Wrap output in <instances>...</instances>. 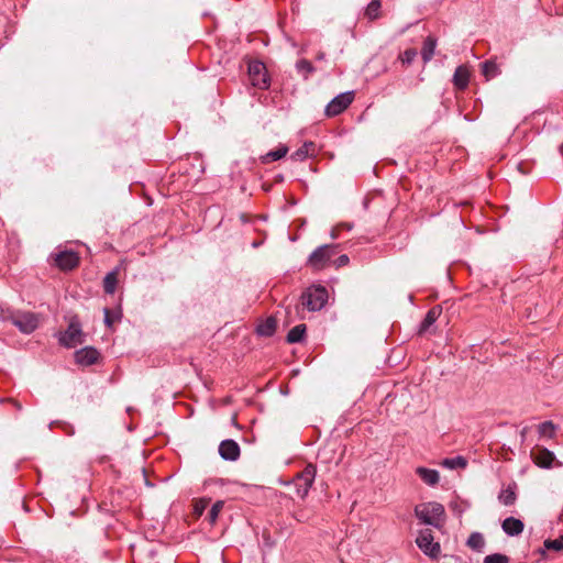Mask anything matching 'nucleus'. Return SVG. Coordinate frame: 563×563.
<instances>
[{"label": "nucleus", "instance_id": "nucleus-1", "mask_svg": "<svg viewBox=\"0 0 563 563\" xmlns=\"http://www.w3.org/2000/svg\"><path fill=\"white\" fill-rule=\"evenodd\" d=\"M415 516L423 525L441 528L444 523L445 510L440 503H422L415 507Z\"/></svg>", "mask_w": 563, "mask_h": 563}, {"label": "nucleus", "instance_id": "nucleus-2", "mask_svg": "<svg viewBox=\"0 0 563 563\" xmlns=\"http://www.w3.org/2000/svg\"><path fill=\"white\" fill-rule=\"evenodd\" d=\"M341 244H323L318 246L308 257L307 264L314 271H321L332 264V257L341 251Z\"/></svg>", "mask_w": 563, "mask_h": 563}, {"label": "nucleus", "instance_id": "nucleus-3", "mask_svg": "<svg viewBox=\"0 0 563 563\" xmlns=\"http://www.w3.org/2000/svg\"><path fill=\"white\" fill-rule=\"evenodd\" d=\"M329 294L324 286L312 285L308 287L300 296L303 308L308 311H320L328 302Z\"/></svg>", "mask_w": 563, "mask_h": 563}, {"label": "nucleus", "instance_id": "nucleus-4", "mask_svg": "<svg viewBox=\"0 0 563 563\" xmlns=\"http://www.w3.org/2000/svg\"><path fill=\"white\" fill-rule=\"evenodd\" d=\"M316 466L313 464H308L297 476L292 479L291 485L295 488L296 494L305 498L314 481L316 477Z\"/></svg>", "mask_w": 563, "mask_h": 563}, {"label": "nucleus", "instance_id": "nucleus-5", "mask_svg": "<svg viewBox=\"0 0 563 563\" xmlns=\"http://www.w3.org/2000/svg\"><path fill=\"white\" fill-rule=\"evenodd\" d=\"M82 342L84 333L81 330V323L78 318L74 317L70 319L67 329L60 333L59 343L66 347H74Z\"/></svg>", "mask_w": 563, "mask_h": 563}, {"label": "nucleus", "instance_id": "nucleus-6", "mask_svg": "<svg viewBox=\"0 0 563 563\" xmlns=\"http://www.w3.org/2000/svg\"><path fill=\"white\" fill-rule=\"evenodd\" d=\"M418 548L431 559H437L440 554V544L434 542L433 533L430 529H422L416 539Z\"/></svg>", "mask_w": 563, "mask_h": 563}, {"label": "nucleus", "instance_id": "nucleus-7", "mask_svg": "<svg viewBox=\"0 0 563 563\" xmlns=\"http://www.w3.org/2000/svg\"><path fill=\"white\" fill-rule=\"evenodd\" d=\"M354 100V91H346L334 97L325 107L324 113L332 118L342 113Z\"/></svg>", "mask_w": 563, "mask_h": 563}, {"label": "nucleus", "instance_id": "nucleus-8", "mask_svg": "<svg viewBox=\"0 0 563 563\" xmlns=\"http://www.w3.org/2000/svg\"><path fill=\"white\" fill-rule=\"evenodd\" d=\"M249 75L254 87L258 89H267L269 87V78L263 63H251L249 65Z\"/></svg>", "mask_w": 563, "mask_h": 563}, {"label": "nucleus", "instance_id": "nucleus-9", "mask_svg": "<svg viewBox=\"0 0 563 563\" xmlns=\"http://www.w3.org/2000/svg\"><path fill=\"white\" fill-rule=\"evenodd\" d=\"M55 265L62 271H73L79 265L80 257L75 251H59L52 254Z\"/></svg>", "mask_w": 563, "mask_h": 563}, {"label": "nucleus", "instance_id": "nucleus-10", "mask_svg": "<svg viewBox=\"0 0 563 563\" xmlns=\"http://www.w3.org/2000/svg\"><path fill=\"white\" fill-rule=\"evenodd\" d=\"M12 323L23 333H32L38 327V318L33 312L16 313L11 317Z\"/></svg>", "mask_w": 563, "mask_h": 563}, {"label": "nucleus", "instance_id": "nucleus-11", "mask_svg": "<svg viewBox=\"0 0 563 563\" xmlns=\"http://www.w3.org/2000/svg\"><path fill=\"white\" fill-rule=\"evenodd\" d=\"M219 454L225 461H236L240 457L241 449L238 442L231 439L221 441Z\"/></svg>", "mask_w": 563, "mask_h": 563}, {"label": "nucleus", "instance_id": "nucleus-12", "mask_svg": "<svg viewBox=\"0 0 563 563\" xmlns=\"http://www.w3.org/2000/svg\"><path fill=\"white\" fill-rule=\"evenodd\" d=\"M99 357V351L92 346H86L76 351L75 353L76 363L82 366H90L96 364Z\"/></svg>", "mask_w": 563, "mask_h": 563}, {"label": "nucleus", "instance_id": "nucleus-13", "mask_svg": "<svg viewBox=\"0 0 563 563\" xmlns=\"http://www.w3.org/2000/svg\"><path fill=\"white\" fill-rule=\"evenodd\" d=\"M531 456L533 462L543 468L551 467L555 460L554 453L545 448H539L536 451H532Z\"/></svg>", "mask_w": 563, "mask_h": 563}, {"label": "nucleus", "instance_id": "nucleus-14", "mask_svg": "<svg viewBox=\"0 0 563 563\" xmlns=\"http://www.w3.org/2000/svg\"><path fill=\"white\" fill-rule=\"evenodd\" d=\"M317 153L318 151L316 143L312 141H307L291 154L290 158L296 162H302L310 156H316Z\"/></svg>", "mask_w": 563, "mask_h": 563}, {"label": "nucleus", "instance_id": "nucleus-15", "mask_svg": "<svg viewBox=\"0 0 563 563\" xmlns=\"http://www.w3.org/2000/svg\"><path fill=\"white\" fill-rule=\"evenodd\" d=\"M501 528L507 536L516 537L522 533L525 525L520 519L508 517L503 521Z\"/></svg>", "mask_w": 563, "mask_h": 563}, {"label": "nucleus", "instance_id": "nucleus-16", "mask_svg": "<svg viewBox=\"0 0 563 563\" xmlns=\"http://www.w3.org/2000/svg\"><path fill=\"white\" fill-rule=\"evenodd\" d=\"M442 309L440 306L432 307L426 314L424 319L421 321L419 325V334L426 333L429 328L437 321L440 317Z\"/></svg>", "mask_w": 563, "mask_h": 563}, {"label": "nucleus", "instance_id": "nucleus-17", "mask_svg": "<svg viewBox=\"0 0 563 563\" xmlns=\"http://www.w3.org/2000/svg\"><path fill=\"white\" fill-rule=\"evenodd\" d=\"M416 473L421 478V481L429 486H434L440 481V475L437 470L419 466L416 468Z\"/></svg>", "mask_w": 563, "mask_h": 563}, {"label": "nucleus", "instance_id": "nucleus-18", "mask_svg": "<svg viewBox=\"0 0 563 563\" xmlns=\"http://www.w3.org/2000/svg\"><path fill=\"white\" fill-rule=\"evenodd\" d=\"M470 81V73L465 66H459L453 75V84L457 89H465Z\"/></svg>", "mask_w": 563, "mask_h": 563}, {"label": "nucleus", "instance_id": "nucleus-19", "mask_svg": "<svg viewBox=\"0 0 563 563\" xmlns=\"http://www.w3.org/2000/svg\"><path fill=\"white\" fill-rule=\"evenodd\" d=\"M517 485L510 484L507 488L501 489L498 495V500L505 506H512L517 500Z\"/></svg>", "mask_w": 563, "mask_h": 563}, {"label": "nucleus", "instance_id": "nucleus-20", "mask_svg": "<svg viewBox=\"0 0 563 563\" xmlns=\"http://www.w3.org/2000/svg\"><path fill=\"white\" fill-rule=\"evenodd\" d=\"M288 153V147L286 145H279L276 150L269 151L265 155L261 156V162L263 164H269L275 161H279L285 157Z\"/></svg>", "mask_w": 563, "mask_h": 563}, {"label": "nucleus", "instance_id": "nucleus-21", "mask_svg": "<svg viewBox=\"0 0 563 563\" xmlns=\"http://www.w3.org/2000/svg\"><path fill=\"white\" fill-rule=\"evenodd\" d=\"M437 47V40L433 36H428L421 48V56L424 63L432 59Z\"/></svg>", "mask_w": 563, "mask_h": 563}, {"label": "nucleus", "instance_id": "nucleus-22", "mask_svg": "<svg viewBox=\"0 0 563 563\" xmlns=\"http://www.w3.org/2000/svg\"><path fill=\"white\" fill-rule=\"evenodd\" d=\"M118 268L109 272L103 278V290L108 295H113L118 285Z\"/></svg>", "mask_w": 563, "mask_h": 563}, {"label": "nucleus", "instance_id": "nucleus-23", "mask_svg": "<svg viewBox=\"0 0 563 563\" xmlns=\"http://www.w3.org/2000/svg\"><path fill=\"white\" fill-rule=\"evenodd\" d=\"M307 327L303 323L295 325L287 333V342L288 343H299L303 340Z\"/></svg>", "mask_w": 563, "mask_h": 563}, {"label": "nucleus", "instance_id": "nucleus-24", "mask_svg": "<svg viewBox=\"0 0 563 563\" xmlns=\"http://www.w3.org/2000/svg\"><path fill=\"white\" fill-rule=\"evenodd\" d=\"M441 465L449 470H457L466 467L467 461L465 457L459 455L454 457L444 459Z\"/></svg>", "mask_w": 563, "mask_h": 563}, {"label": "nucleus", "instance_id": "nucleus-25", "mask_svg": "<svg viewBox=\"0 0 563 563\" xmlns=\"http://www.w3.org/2000/svg\"><path fill=\"white\" fill-rule=\"evenodd\" d=\"M467 547L472 550L481 552L485 547V540L482 533L472 532L466 541Z\"/></svg>", "mask_w": 563, "mask_h": 563}, {"label": "nucleus", "instance_id": "nucleus-26", "mask_svg": "<svg viewBox=\"0 0 563 563\" xmlns=\"http://www.w3.org/2000/svg\"><path fill=\"white\" fill-rule=\"evenodd\" d=\"M276 329V321L274 318H268L266 321L257 327V333L264 336H271Z\"/></svg>", "mask_w": 563, "mask_h": 563}, {"label": "nucleus", "instance_id": "nucleus-27", "mask_svg": "<svg viewBox=\"0 0 563 563\" xmlns=\"http://www.w3.org/2000/svg\"><path fill=\"white\" fill-rule=\"evenodd\" d=\"M296 69L305 79H308V77L314 71L313 65L308 59H299L296 63Z\"/></svg>", "mask_w": 563, "mask_h": 563}, {"label": "nucleus", "instance_id": "nucleus-28", "mask_svg": "<svg viewBox=\"0 0 563 563\" xmlns=\"http://www.w3.org/2000/svg\"><path fill=\"white\" fill-rule=\"evenodd\" d=\"M380 7V0H372L367 4L365 9V15L368 18V20L373 21L379 16Z\"/></svg>", "mask_w": 563, "mask_h": 563}, {"label": "nucleus", "instance_id": "nucleus-29", "mask_svg": "<svg viewBox=\"0 0 563 563\" xmlns=\"http://www.w3.org/2000/svg\"><path fill=\"white\" fill-rule=\"evenodd\" d=\"M482 71L487 79L494 78L500 73L497 64L493 60H486L483 63Z\"/></svg>", "mask_w": 563, "mask_h": 563}, {"label": "nucleus", "instance_id": "nucleus-30", "mask_svg": "<svg viewBox=\"0 0 563 563\" xmlns=\"http://www.w3.org/2000/svg\"><path fill=\"white\" fill-rule=\"evenodd\" d=\"M224 501L223 500H217L212 506L208 514V521L210 525H214L218 520L219 514L223 509Z\"/></svg>", "mask_w": 563, "mask_h": 563}, {"label": "nucleus", "instance_id": "nucleus-31", "mask_svg": "<svg viewBox=\"0 0 563 563\" xmlns=\"http://www.w3.org/2000/svg\"><path fill=\"white\" fill-rule=\"evenodd\" d=\"M555 426L552 421H544L539 424V434L541 437L552 438L554 435Z\"/></svg>", "mask_w": 563, "mask_h": 563}, {"label": "nucleus", "instance_id": "nucleus-32", "mask_svg": "<svg viewBox=\"0 0 563 563\" xmlns=\"http://www.w3.org/2000/svg\"><path fill=\"white\" fill-rule=\"evenodd\" d=\"M544 548L547 550H553L556 552L563 551V534L558 539H548L544 541Z\"/></svg>", "mask_w": 563, "mask_h": 563}, {"label": "nucleus", "instance_id": "nucleus-33", "mask_svg": "<svg viewBox=\"0 0 563 563\" xmlns=\"http://www.w3.org/2000/svg\"><path fill=\"white\" fill-rule=\"evenodd\" d=\"M103 314H104V324L108 328H111L113 325L114 321L119 320L121 317L120 312H113L109 308L103 309Z\"/></svg>", "mask_w": 563, "mask_h": 563}, {"label": "nucleus", "instance_id": "nucleus-34", "mask_svg": "<svg viewBox=\"0 0 563 563\" xmlns=\"http://www.w3.org/2000/svg\"><path fill=\"white\" fill-rule=\"evenodd\" d=\"M510 559L506 554L494 553L484 558V563H509Z\"/></svg>", "mask_w": 563, "mask_h": 563}, {"label": "nucleus", "instance_id": "nucleus-35", "mask_svg": "<svg viewBox=\"0 0 563 563\" xmlns=\"http://www.w3.org/2000/svg\"><path fill=\"white\" fill-rule=\"evenodd\" d=\"M417 56V51L415 48H408L404 53L399 55V59L404 65H410Z\"/></svg>", "mask_w": 563, "mask_h": 563}, {"label": "nucleus", "instance_id": "nucleus-36", "mask_svg": "<svg viewBox=\"0 0 563 563\" xmlns=\"http://www.w3.org/2000/svg\"><path fill=\"white\" fill-rule=\"evenodd\" d=\"M210 498H201L195 503L194 510L197 516H201L208 507Z\"/></svg>", "mask_w": 563, "mask_h": 563}, {"label": "nucleus", "instance_id": "nucleus-37", "mask_svg": "<svg viewBox=\"0 0 563 563\" xmlns=\"http://www.w3.org/2000/svg\"><path fill=\"white\" fill-rule=\"evenodd\" d=\"M349 262H350L349 256H347V255H345V254H342V255H340L339 257H336L335 260H333L332 264H333L336 268H339V267H343V266L347 265V264H349Z\"/></svg>", "mask_w": 563, "mask_h": 563}, {"label": "nucleus", "instance_id": "nucleus-38", "mask_svg": "<svg viewBox=\"0 0 563 563\" xmlns=\"http://www.w3.org/2000/svg\"><path fill=\"white\" fill-rule=\"evenodd\" d=\"M11 402L13 404V406L18 409V410H22V406L19 401L16 400H11Z\"/></svg>", "mask_w": 563, "mask_h": 563}, {"label": "nucleus", "instance_id": "nucleus-39", "mask_svg": "<svg viewBox=\"0 0 563 563\" xmlns=\"http://www.w3.org/2000/svg\"><path fill=\"white\" fill-rule=\"evenodd\" d=\"M324 58H325V54H324L323 52H319V53L317 54V59H318V60H322V59H324Z\"/></svg>", "mask_w": 563, "mask_h": 563}, {"label": "nucleus", "instance_id": "nucleus-40", "mask_svg": "<svg viewBox=\"0 0 563 563\" xmlns=\"http://www.w3.org/2000/svg\"><path fill=\"white\" fill-rule=\"evenodd\" d=\"M331 238H332V239H336V238H338L336 229H333V230L331 231Z\"/></svg>", "mask_w": 563, "mask_h": 563}, {"label": "nucleus", "instance_id": "nucleus-41", "mask_svg": "<svg viewBox=\"0 0 563 563\" xmlns=\"http://www.w3.org/2000/svg\"><path fill=\"white\" fill-rule=\"evenodd\" d=\"M346 229H347V230H351V229H352V225H351V224H346Z\"/></svg>", "mask_w": 563, "mask_h": 563}]
</instances>
